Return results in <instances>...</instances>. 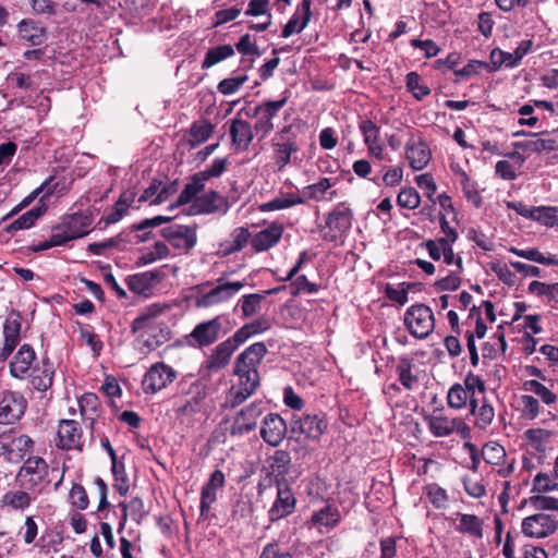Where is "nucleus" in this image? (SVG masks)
<instances>
[{"label": "nucleus", "mask_w": 558, "mask_h": 558, "mask_svg": "<svg viewBox=\"0 0 558 558\" xmlns=\"http://www.w3.org/2000/svg\"><path fill=\"white\" fill-rule=\"evenodd\" d=\"M558 492V481L556 476L547 472H538L532 483V492L537 494H546L550 492Z\"/></svg>", "instance_id": "obj_44"}, {"label": "nucleus", "mask_w": 558, "mask_h": 558, "mask_svg": "<svg viewBox=\"0 0 558 558\" xmlns=\"http://www.w3.org/2000/svg\"><path fill=\"white\" fill-rule=\"evenodd\" d=\"M267 353L264 342H255L247 347L235 360L234 368L238 372H257V366Z\"/></svg>", "instance_id": "obj_26"}, {"label": "nucleus", "mask_w": 558, "mask_h": 558, "mask_svg": "<svg viewBox=\"0 0 558 558\" xmlns=\"http://www.w3.org/2000/svg\"><path fill=\"white\" fill-rule=\"evenodd\" d=\"M160 272L158 270H149L135 274L128 279V287L137 294H146L158 282Z\"/></svg>", "instance_id": "obj_37"}, {"label": "nucleus", "mask_w": 558, "mask_h": 558, "mask_svg": "<svg viewBox=\"0 0 558 558\" xmlns=\"http://www.w3.org/2000/svg\"><path fill=\"white\" fill-rule=\"evenodd\" d=\"M265 408L262 401H255L243 408L234 417L230 427V434L233 436L244 435L255 429L259 416L264 413Z\"/></svg>", "instance_id": "obj_17"}, {"label": "nucleus", "mask_w": 558, "mask_h": 558, "mask_svg": "<svg viewBox=\"0 0 558 558\" xmlns=\"http://www.w3.org/2000/svg\"><path fill=\"white\" fill-rule=\"evenodd\" d=\"M227 322L228 319L226 316L218 315L211 319L197 324L189 335L191 343L201 348L211 345L221 337V335L227 332V330H223V324Z\"/></svg>", "instance_id": "obj_7"}, {"label": "nucleus", "mask_w": 558, "mask_h": 558, "mask_svg": "<svg viewBox=\"0 0 558 558\" xmlns=\"http://www.w3.org/2000/svg\"><path fill=\"white\" fill-rule=\"evenodd\" d=\"M287 102L288 97H282L278 100L263 101L254 107L253 112L248 116L256 119L254 131L259 140H264L274 130L272 120Z\"/></svg>", "instance_id": "obj_4"}, {"label": "nucleus", "mask_w": 558, "mask_h": 558, "mask_svg": "<svg viewBox=\"0 0 558 558\" xmlns=\"http://www.w3.org/2000/svg\"><path fill=\"white\" fill-rule=\"evenodd\" d=\"M300 204H304V198L300 195L287 194L263 204L260 209L263 211L281 210Z\"/></svg>", "instance_id": "obj_45"}, {"label": "nucleus", "mask_w": 558, "mask_h": 558, "mask_svg": "<svg viewBox=\"0 0 558 558\" xmlns=\"http://www.w3.org/2000/svg\"><path fill=\"white\" fill-rule=\"evenodd\" d=\"M44 195L40 198V204L33 207L28 211L24 213L22 216L13 220L10 225L7 226L5 230L9 233H14L21 230H27L32 228L36 221L47 211V205L43 203L44 198L48 195Z\"/></svg>", "instance_id": "obj_34"}, {"label": "nucleus", "mask_w": 558, "mask_h": 558, "mask_svg": "<svg viewBox=\"0 0 558 558\" xmlns=\"http://www.w3.org/2000/svg\"><path fill=\"white\" fill-rule=\"evenodd\" d=\"M427 426L435 437H447L453 433L464 435L468 430L462 418L449 417L442 413H434L428 416Z\"/></svg>", "instance_id": "obj_18"}, {"label": "nucleus", "mask_w": 558, "mask_h": 558, "mask_svg": "<svg viewBox=\"0 0 558 558\" xmlns=\"http://www.w3.org/2000/svg\"><path fill=\"white\" fill-rule=\"evenodd\" d=\"M296 505V499L290 487L283 483L278 484L277 498L268 510V518L271 522L278 521L291 514Z\"/></svg>", "instance_id": "obj_19"}, {"label": "nucleus", "mask_w": 558, "mask_h": 558, "mask_svg": "<svg viewBox=\"0 0 558 558\" xmlns=\"http://www.w3.org/2000/svg\"><path fill=\"white\" fill-rule=\"evenodd\" d=\"M311 0H302L295 12L283 26L281 37L289 38L306 28L312 19Z\"/></svg>", "instance_id": "obj_24"}, {"label": "nucleus", "mask_w": 558, "mask_h": 558, "mask_svg": "<svg viewBox=\"0 0 558 558\" xmlns=\"http://www.w3.org/2000/svg\"><path fill=\"white\" fill-rule=\"evenodd\" d=\"M484 308V312L486 316L488 317V300H483L480 307H476L475 305L472 306L469 315V323L472 325H475L474 331L468 330L466 331V338H468V350L470 352V360L471 364L473 366H477L480 362L477 349L475 345V338L483 339L487 331V326L483 323L481 317V308Z\"/></svg>", "instance_id": "obj_13"}, {"label": "nucleus", "mask_w": 558, "mask_h": 558, "mask_svg": "<svg viewBox=\"0 0 558 558\" xmlns=\"http://www.w3.org/2000/svg\"><path fill=\"white\" fill-rule=\"evenodd\" d=\"M17 34L22 40L33 46L44 44L47 37L46 28L32 19H24L17 24Z\"/></svg>", "instance_id": "obj_33"}, {"label": "nucleus", "mask_w": 558, "mask_h": 558, "mask_svg": "<svg viewBox=\"0 0 558 558\" xmlns=\"http://www.w3.org/2000/svg\"><path fill=\"white\" fill-rule=\"evenodd\" d=\"M236 350L227 340L220 342L206 362V368L210 372L223 369L230 362L232 354Z\"/></svg>", "instance_id": "obj_36"}, {"label": "nucleus", "mask_w": 558, "mask_h": 558, "mask_svg": "<svg viewBox=\"0 0 558 558\" xmlns=\"http://www.w3.org/2000/svg\"><path fill=\"white\" fill-rule=\"evenodd\" d=\"M513 147L529 154H541L545 151L543 137H537V134H530V137L513 143Z\"/></svg>", "instance_id": "obj_53"}, {"label": "nucleus", "mask_w": 558, "mask_h": 558, "mask_svg": "<svg viewBox=\"0 0 558 558\" xmlns=\"http://www.w3.org/2000/svg\"><path fill=\"white\" fill-rule=\"evenodd\" d=\"M263 300L264 294L259 293L243 295L238 303V305L241 307L243 317L248 318L258 313Z\"/></svg>", "instance_id": "obj_49"}, {"label": "nucleus", "mask_w": 558, "mask_h": 558, "mask_svg": "<svg viewBox=\"0 0 558 558\" xmlns=\"http://www.w3.org/2000/svg\"><path fill=\"white\" fill-rule=\"evenodd\" d=\"M461 185L465 198L475 207L482 203V197L476 182L472 181L465 173L461 175Z\"/></svg>", "instance_id": "obj_55"}, {"label": "nucleus", "mask_w": 558, "mask_h": 558, "mask_svg": "<svg viewBox=\"0 0 558 558\" xmlns=\"http://www.w3.org/2000/svg\"><path fill=\"white\" fill-rule=\"evenodd\" d=\"M270 0H250L244 14L252 17L272 15L269 7Z\"/></svg>", "instance_id": "obj_63"}, {"label": "nucleus", "mask_w": 558, "mask_h": 558, "mask_svg": "<svg viewBox=\"0 0 558 558\" xmlns=\"http://www.w3.org/2000/svg\"><path fill=\"white\" fill-rule=\"evenodd\" d=\"M235 48L238 52L244 56L259 57L262 54L256 40L250 34L241 36Z\"/></svg>", "instance_id": "obj_60"}, {"label": "nucleus", "mask_w": 558, "mask_h": 558, "mask_svg": "<svg viewBox=\"0 0 558 558\" xmlns=\"http://www.w3.org/2000/svg\"><path fill=\"white\" fill-rule=\"evenodd\" d=\"M161 235L175 250L189 252L197 243L195 227L183 225H171L161 230Z\"/></svg>", "instance_id": "obj_12"}, {"label": "nucleus", "mask_w": 558, "mask_h": 558, "mask_svg": "<svg viewBox=\"0 0 558 558\" xmlns=\"http://www.w3.org/2000/svg\"><path fill=\"white\" fill-rule=\"evenodd\" d=\"M283 226L272 222L267 228L260 230L251 239V245L256 252H265L274 247L282 238Z\"/></svg>", "instance_id": "obj_27"}, {"label": "nucleus", "mask_w": 558, "mask_h": 558, "mask_svg": "<svg viewBox=\"0 0 558 558\" xmlns=\"http://www.w3.org/2000/svg\"><path fill=\"white\" fill-rule=\"evenodd\" d=\"M534 221L546 227L558 226V207L555 206H537L534 207Z\"/></svg>", "instance_id": "obj_51"}, {"label": "nucleus", "mask_w": 558, "mask_h": 558, "mask_svg": "<svg viewBox=\"0 0 558 558\" xmlns=\"http://www.w3.org/2000/svg\"><path fill=\"white\" fill-rule=\"evenodd\" d=\"M41 363V367L33 371L32 385L38 391H46L52 386L54 368L47 357H44Z\"/></svg>", "instance_id": "obj_38"}, {"label": "nucleus", "mask_w": 558, "mask_h": 558, "mask_svg": "<svg viewBox=\"0 0 558 558\" xmlns=\"http://www.w3.org/2000/svg\"><path fill=\"white\" fill-rule=\"evenodd\" d=\"M4 459L11 463H20L26 454L32 452L34 441L24 434H2Z\"/></svg>", "instance_id": "obj_15"}, {"label": "nucleus", "mask_w": 558, "mask_h": 558, "mask_svg": "<svg viewBox=\"0 0 558 558\" xmlns=\"http://www.w3.org/2000/svg\"><path fill=\"white\" fill-rule=\"evenodd\" d=\"M327 422L322 414H303L293 416L291 430L293 434L304 435L308 439L318 440L327 429Z\"/></svg>", "instance_id": "obj_14"}, {"label": "nucleus", "mask_w": 558, "mask_h": 558, "mask_svg": "<svg viewBox=\"0 0 558 558\" xmlns=\"http://www.w3.org/2000/svg\"><path fill=\"white\" fill-rule=\"evenodd\" d=\"M405 158L414 171L423 170L432 159V150L421 135L414 133L405 144Z\"/></svg>", "instance_id": "obj_16"}, {"label": "nucleus", "mask_w": 558, "mask_h": 558, "mask_svg": "<svg viewBox=\"0 0 558 558\" xmlns=\"http://www.w3.org/2000/svg\"><path fill=\"white\" fill-rule=\"evenodd\" d=\"M287 434V424L277 413L267 414L260 426V436L265 442L276 447L281 444Z\"/></svg>", "instance_id": "obj_21"}, {"label": "nucleus", "mask_w": 558, "mask_h": 558, "mask_svg": "<svg viewBox=\"0 0 558 558\" xmlns=\"http://www.w3.org/2000/svg\"><path fill=\"white\" fill-rule=\"evenodd\" d=\"M223 484L225 474L220 470L213 472L208 483H206L202 488L199 505L202 515H206L209 512L211 505L217 499V492L223 486Z\"/></svg>", "instance_id": "obj_29"}, {"label": "nucleus", "mask_w": 558, "mask_h": 558, "mask_svg": "<svg viewBox=\"0 0 558 558\" xmlns=\"http://www.w3.org/2000/svg\"><path fill=\"white\" fill-rule=\"evenodd\" d=\"M521 411L524 417L534 420L541 412V405L536 398L530 395L520 397Z\"/></svg>", "instance_id": "obj_57"}, {"label": "nucleus", "mask_w": 558, "mask_h": 558, "mask_svg": "<svg viewBox=\"0 0 558 558\" xmlns=\"http://www.w3.org/2000/svg\"><path fill=\"white\" fill-rule=\"evenodd\" d=\"M413 367L412 361L408 359L400 360L396 367L398 379L407 390H414L418 385V378L413 373Z\"/></svg>", "instance_id": "obj_40"}, {"label": "nucleus", "mask_w": 558, "mask_h": 558, "mask_svg": "<svg viewBox=\"0 0 558 558\" xmlns=\"http://www.w3.org/2000/svg\"><path fill=\"white\" fill-rule=\"evenodd\" d=\"M21 320L19 315H10L3 326L4 345L0 359L7 360L20 341Z\"/></svg>", "instance_id": "obj_32"}, {"label": "nucleus", "mask_w": 558, "mask_h": 558, "mask_svg": "<svg viewBox=\"0 0 558 558\" xmlns=\"http://www.w3.org/2000/svg\"><path fill=\"white\" fill-rule=\"evenodd\" d=\"M530 505L536 510H556L558 511V498L545 496L544 494H536L530 497Z\"/></svg>", "instance_id": "obj_62"}, {"label": "nucleus", "mask_w": 558, "mask_h": 558, "mask_svg": "<svg viewBox=\"0 0 558 558\" xmlns=\"http://www.w3.org/2000/svg\"><path fill=\"white\" fill-rule=\"evenodd\" d=\"M447 399L449 407L460 409L465 404L469 395L461 385H454L450 388Z\"/></svg>", "instance_id": "obj_64"}, {"label": "nucleus", "mask_w": 558, "mask_h": 558, "mask_svg": "<svg viewBox=\"0 0 558 558\" xmlns=\"http://www.w3.org/2000/svg\"><path fill=\"white\" fill-rule=\"evenodd\" d=\"M90 225L92 219L88 215L75 213L64 218L61 229H64L69 236L74 240L86 235Z\"/></svg>", "instance_id": "obj_35"}, {"label": "nucleus", "mask_w": 558, "mask_h": 558, "mask_svg": "<svg viewBox=\"0 0 558 558\" xmlns=\"http://www.w3.org/2000/svg\"><path fill=\"white\" fill-rule=\"evenodd\" d=\"M46 474V461L39 457H29L22 465L19 472V478L24 484L36 485Z\"/></svg>", "instance_id": "obj_30"}, {"label": "nucleus", "mask_w": 558, "mask_h": 558, "mask_svg": "<svg viewBox=\"0 0 558 558\" xmlns=\"http://www.w3.org/2000/svg\"><path fill=\"white\" fill-rule=\"evenodd\" d=\"M213 131L214 126L209 121H196L190 128L187 141L191 146L195 147L206 142L211 136Z\"/></svg>", "instance_id": "obj_42"}, {"label": "nucleus", "mask_w": 558, "mask_h": 558, "mask_svg": "<svg viewBox=\"0 0 558 558\" xmlns=\"http://www.w3.org/2000/svg\"><path fill=\"white\" fill-rule=\"evenodd\" d=\"M506 458V450L502 446L494 444L490 446V474L497 473L501 477H507L513 472V460L505 461V466L500 465V461Z\"/></svg>", "instance_id": "obj_39"}, {"label": "nucleus", "mask_w": 558, "mask_h": 558, "mask_svg": "<svg viewBox=\"0 0 558 558\" xmlns=\"http://www.w3.org/2000/svg\"><path fill=\"white\" fill-rule=\"evenodd\" d=\"M352 220V209L345 203H339L326 217V223L322 228L323 239L328 242L339 240L350 230Z\"/></svg>", "instance_id": "obj_3"}, {"label": "nucleus", "mask_w": 558, "mask_h": 558, "mask_svg": "<svg viewBox=\"0 0 558 558\" xmlns=\"http://www.w3.org/2000/svg\"><path fill=\"white\" fill-rule=\"evenodd\" d=\"M82 428L75 420H61L56 445L62 450L81 449Z\"/></svg>", "instance_id": "obj_20"}, {"label": "nucleus", "mask_w": 558, "mask_h": 558, "mask_svg": "<svg viewBox=\"0 0 558 558\" xmlns=\"http://www.w3.org/2000/svg\"><path fill=\"white\" fill-rule=\"evenodd\" d=\"M194 214H221L229 210L228 199L216 191H210L192 199Z\"/></svg>", "instance_id": "obj_22"}, {"label": "nucleus", "mask_w": 558, "mask_h": 558, "mask_svg": "<svg viewBox=\"0 0 558 558\" xmlns=\"http://www.w3.org/2000/svg\"><path fill=\"white\" fill-rule=\"evenodd\" d=\"M523 389L525 391L533 392L536 396H538L542 399V401L547 405L554 404L557 401V396L536 379H530L524 381Z\"/></svg>", "instance_id": "obj_48"}, {"label": "nucleus", "mask_w": 558, "mask_h": 558, "mask_svg": "<svg viewBox=\"0 0 558 558\" xmlns=\"http://www.w3.org/2000/svg\"><path fill=\"white\" fill-rule=\"evenodd\" d=\"M234 54V48L231 45H220L213 47L207 50L202 61V69H209L217 63L232 57Z\"/></svg>", "instance_id": "obj_41"}, {"label": "nucleus", "mask_w": 558, "mask_h": 558, "mask_svg": "<svg viewBox=\"0 0 558 558\" xmlns=\"http://www.w3.org/2000/svg\"><path fill=\"white\" fill-rule=\"evenodd\" d=\"M341 521V513L337 506L327 504L322 509L314 511L311 518L312 525L319 533L335 529Z\"/></svg>", "instance_id": "obj_28"}, {"label": "nucleus", "mask_w": 558, "mask_h": 558, "mask_svg": "<svg viewBox=\"0 0 558 558\" xmlns=\"http://www.w3.org/2000/svg\"><path fill=\"white\" fill-rule=\"evenodd\" d=\"M404 322L410 332L420 339L429 336L435 327L434 314L424 304L412 305L408 308Z\"/></svg>", "instance_id": "obj_6"}, {"label": "nucleus", "mask_w": 558, "mask_h": 558, "mask_svg": "<svg viewBox=\"0 0 558 558\" xmlns=\"http://www.w3.org/2000/svg\"><path fill=\"white\" fill-rule=\"evenodd\" d=\"M229 133L232 145L238 150L245 151L253 142L255 131L248 121L234 118L230 121Z\"/></svg>", "instance_id": "obj_25"}, {"label": "nucleus", "mask_w": 558, "mask_h": 558, "mask_svg": "<svg viewBox=\"0 0 558 558\" xmlns=\"http://www.w3.org/2000/svg\"><path fill=\"white\" fill-rule=\"evenodd\" d=\"M27 401L22 393L7 390L0 395V424H13L25 413Z\"/></svg>", "instance_id": "obj_11"}, {"label": "nucleus", "mask_w": 558, "mask_h": 558, "mask_svg": "<svg viewBox=\"0 0 558 558\" xmlns=\"http://www.w3.org/2000/svg\"><path fill=\"white\" fill-rule=\"evenodd\" d=\"M407 87L418 100L430 94V89L422 84L421 77L416 72L407 74Z\"/></svg>", "instance_id": "obj_54"}, {"label": "nucleus", "mask_w": 558, "mask_h": 558, "mask_svg": "<svg viewBox=\"0 0 558 558\" xmlns=\"http://www.w3.org/2000/svg\"><path fill=\"white\" fill-rule=\"evenodd\" d=\"M359 129L366 146L379 142L380 129L369 119L362 120Z\"/></svg>", "instance_id": "obj_56"}, {"label": "nucleus", "mask_w": 558, "mask_h": 558, "mask_svg": "<svg viewBox=\"0 0 558 558\" xmlns=\"http://www.w3.org/2000/svg\"><path fill=\"white\" fill-rule=\"evenodd\" d=\"M420 194L413 187H403L397 196V204L405 209H415L420 206Z\"/></svg>", "instance_id": "obj_52"}, {"label": "nucleus", "mask_w": 558, "mask_h": 558, "mask_svg": "<svg viewBox=\"0 0 558 558\" xmlns=\"http://www.w3.org/2000/svg\"><path fill=\"white\" fill-rule=\"evenodd\" d=\"M465 391H468L471 415L474 416V424L485 429L488 426L487 407L488 401L486 398V384L478 375L469 373L464 380Z\"/></svg>", "instance_id": "obj_1"}, {"label": "nucleus", "mask_w": 558, "mask_h": 558, "mask_svg": "<svg viewBox=\"0 0 558 558\" xmlns=\"http://www.w3.org/2000/svg\"><path fill=\"white\" fill-rule=\"evenodd\" d=\"M234 375L238 376V381L232 385L227 393L226 404L230 408H235L250 398L259 385L258 372L244 371L238 372L234 368Z\"/></svg>", "instance_id": "obj_5"}, {"label": "nucleus", "mask_w": 558, "mask_h": 558, "mask_svg": "<svg viewBox=\"0 0 558 558\" xmlns=\"http://www.w3.org/2000/svg\"><path fill=\"white\" fill-rule=\"evenodd\" d=\"M524 435L536 450L542 451L545 442L550 438L551 432L543 428H531Z\"/></svg>", "instance_id": "obj_58"}, {"label": "nucleus", "mask_w": 558, "mask_h": 558, "mask_svg": "<svg viewBox=\"0 0 558 558\" xmlns=\"http://www.w3.org/2000/svg\"><path fill=\"white\" fill-rule=\"evenodd\" d=\"M244 287L242 281L227 282L222 278L217 279V286L196 299L198 307H211L227 302L240 292Z\"/></svg>", "instance_id": "obj_10"}, {"label": "nucleus", "mask_w": 558, "mask_h": 558, "mask_svg": "<svg viewBox=\"0 0 558 558\" xmlns=\"http://www.w3.org/2000/svg\"><path fill=\"white\" fill-rule=\"evenodd\" d=\"M336 183V179L320 178L317 182L304 186L300 196L306 201L324 202L332 201L338 196L336 190H331Z\"/></svg>", "instance_id": "obj_23"}, {"label": "nucleus", "mask_w": 558, "mask_h": 558, "mask_svg": "<svg viewBox=\"0 0 558 558\" xmlns=\"http://www.w3.org/2000/svg\"><path fill=\"white\" fill-rule=\"evenodd\" d=\"M275 160L279 169L286 167L290 160L291 155L298 150L295 142L288 141L284 143H275Z\"/></svg>", "instance_id": "obj_50"}, {"label": "nucleus", "mask_w": 558, "mask_h": 558, "mask_svg": "<svg viewBox=\"0 0 558 558\" xmlns=\"http://www.w3.org/2000/svg\"><path fill=\"white\" fill-rule=\"evenodd\" d=\"M511 252L514 253L515 255H518L522 258H525L527 260H531V262H535V263H538L542 265H547V266H558V259L555 256H553L550 254L548 256H545L535 247L525 248V250L512 247Z\"/></svg>", "instance_id": "obj_46"}, {"label": "nucleus", "mask_w": 558, "mask_h": 558, "mask_svg": "<svg viewBox=\"0 0 558 558\" xmlns=\"http://www.w3.org/2000/svg\"><path fill=\"white\" fill-rule=\"evenodd\" d=\"M252 239L246 228H235L231 233V243L228 250L229 253L240 252L245 247L248 240Z\"/></svg>", "instance_id": "obj_59"}, {"label": "nucleus", "mask_w": 558, "mask_h": 558, "mask_svg": "<svg viewBox=\"0 0 558 558\" xmlns=\"http://www.w3.org/2000/svg\"><path fill=\"white\" fill-rule=\"evenodd\" d=\"M460 522L457 530L481 538L483 536V521L474 514H459Z\"/></svg>", "instance_id": "obj_43"}, {"label": "nucleus", "mask_w": 558, "mask_h": 558, "mask_svg": "<svg viewBox=\"0 0 558 558\" xmlns=\"http://www.w3.org/2000/svg\"><path fill=\"white\" fill-rule=\"evenodd\" d=\"M521 530L527 537L545 538L558 530V519L556 515L537 512L522 520Z\"/></svg>", "instance_id": "obj_8"}, {"label": "nucleus", "mask_w": 558, "mask_h": 558, "mask_svg": "<svg viewBox=\"0 0 558 558\" xmlns=\"http://www.w3.org/2000/svg\"><path fill=\"white\" fill-rule=\"evenodd\" d=\"M247 81V75L223 78L219 82L217 88L222 95H232L236 93Z\"/></svg>", "instance_id": "obj_61"}, {"label": "nucleus", "mask_w": 558, "mask_h": 558, "mask_svg": "<svg viewBox=\"0 0 558 558\" xmlns=\"http://www.w3.org/2000/svg\"><path fill=\"white\" fill-rule=\"evenodd\" d=\"M36 354L29 344H23L10 363L11 375L15 378H25L28 374Z\"/></svg>", "instance_id": "obj_31"}, {"label": "nucleus", "mask_w": 558, "mask_h": 558, "mask_svg": "<svg viewBox=\"0 0 558 558\" xmlns=\"http://www.w3.org/2000/svg\"><path fill=\"white\" fill-rule=\"evenodd\" d=\"M33 499L28 493L23 490L8 492L2 497L3 505L15 510H23L29 507Z\"/></svg>", "instance_id": "obj_47"}, {"label": "nucleus", "mask_w": 558, "mask_h": 558, "mask_svg": "<svg viewBox=\"0 0 558 558\" xmlns=\"http://www.w3.org/2000/svg\"><path fill=\"white\" fill-rule=\"evenodd\" d=\"M177 378V372L163 362L153 364L142 380L145 393H156L172 384Z\"/></svg>", "instance_id": "obj_9"}, {"label": "nucleus", "mask_w": 558, "mask_h": 558, "mask_svg": "<svg viewBox=\"0 0 558 558\" xmlns=\"http://www.w3.org/2000/svg\"><path fill=\"white\" fill-rule=\"evenodd\" d=\"M227 166V158H216L205 170L193 174L181 191L178 203L184 205L192 202V199L204 190L205 183L213 178H219L226 171Z\"/></svg>", "instance_id": "obj_2"}]
</instances>
